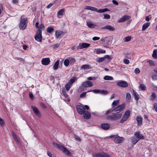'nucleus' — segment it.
I'll list each match as a JSON object with an SVG mask.
<instances>
[{
    "label": "nucleus",
    "instance_id": "obj_1",
    "mask_svg": "<svg viewBox=\"0 0 157 157\" xmlns=\"http://www.w3.org/2000/svg\"><path fill=\"white\" fill-rule=\"evenodd\" d=\"M28 23V19L27 18H21L19 25V29L23 30L26 29Z\"/></svg>",
    "mask_w": 157,
    "mask_h": 157
},
{
    "label": "nucleus",
    "instance_id": "obj_2",
    "mask_svg": "<svg viewBox=\"0 0 157 157\" xmlns=\"http://www.w3.org/2000/svg\"><path fill=\"white\" fill-rule=\"evenodd\" d=\"M110 137L117 144L121 143L123 142L124 140V138L120 137L117 135L111 136Z\"/></svg>",
    "mask_w": 157,
    "mask_h": 157
},
{
    "label": "nucleus",
    "instance_id": "obj_3",
    "mask_svg": "<svg viewBox=\"0 0 157 157\" xmlns=\"http://www.w3.org/2000/svg\"><path fill=\"white\" fill-rule=\"evenodd\" d=\"M121 117V114H115L108 116L106 119L110 121H115L120 118Z\"/></svg>",
    "mask_w": 157,
    "mask_h": 157
},
{
    "label": "nucleus",
    "instance_id": "obj_4",
    "mask_svg": "<svg viewBox=\"0 0 157 157\" xmlns=\"http://www.w3.org/2000/svg\"><path fill=\"white\" fill-rule=\"evenodd\" d=\"M125 107V104L124 103L119 105L117 108L114 109L112 111V112H116L118 113L122 111L124 108Z\"/></svg>",
    "mask_w": 157,
    "mask_h": 157
},
{
    "label": "nucleus",
    "instance_id": "obj_5",
    "mask_svg": "<svg viewBox=\"0 0 157 157\" xmlns=\"http://www.w3.org/2000/svg\"><path fill=\"white\" fill-rule=\"evenodd\" d=\"M35 40L38 42H41L42 40V31L39 30L37 31L36 34L35 36Z\"/></svg>",
    "mask_w": 157,
    "mask_h": 157
},
{
    "label": "nucleus",
    "instance_id": "obj_6",
    "mask_svg": "<svg viewBox=\"0 0 157 157\" xmlns=\"http://www.w3.org/2000/svg\"><path fill=\"white\" fill-rule=\"evenodd\" d=\"M90 44L86 43H82L79 44L78 46L76 47L77 49H78L79 48L80 49L83 48H86L89 47L90 46Z\"/></svg>",
    "mask_w": 157,
    "mask_h": 157
},
{
    "label": "nucleus",
    "instance_id": "obj_7",
    "mask_svg": "<svg viewBox=\"0 0 157 157\" xmlns=\"http://www.w3.org/2000/svg\"><path fill=\"white\" fill-rule=\"evenodd\" d=\"M76 109L77 111L80 114H84L85 112V108L82 106L78 105L76 106Z\"/></svg>",
    "mask_w": 157,
    "mask_h": 157
},
{
    "label": "nucleus",
    "instance_id": "obj_8",
    "mask_svg": "<svg viewBox=\"0 0 157 157\" xmlns=\"http://www.w3.org/2000/svg\"><path fill=\"white\" fill-rule=\"evenodd\" d=\"M64 34V33L60 30H57L55 33V36L56 38L58 39L60 38L63 37Z\"/></svg>",
    "mask_w": 157,
    "mask_h": 157
},
{
    "label": "nucleus",
    "instance_id": "obj_9",
    "mask_svg": "<svg viewBox=\"0 0 157 157\" xmlns=\"http://www.w3.org/2000/svg\"><path fill=\"white\" fill-rule=\"evenodd\" d=\"M117 85L118 86L125 88L128 86V84L125 81H120L117 83Z\"/></svg>",
    "mask_w": 157,
    "mask_h": 157
},
{
    "label": "nucleus",
    "instance_id": "obj_10",
    "mask_svg": "<svg viewBox=\"0 0 157 157\" xmlns=\"http://www.w3.org/2000/svg\"><path fill=\"white\" fill-rule=\"evenodd\" d=\"M50 62V58H43L41 60V63L44 65H48Z\"/></svg>",
    "mask_w": 157,
    "mask_h": 157
},
{
    "label": "nucleus",
    "instance_id": "obj_11",
    "mask_svg": "<svg viewBox=\"0 0 157 157\" xmlns=\"http://www.w3.org/2000/svg\"><path fill=\"white\" fill-rule=\"evenodd\" d=\"M130 16L127 15H124L121 18L118 20L117 22L118 23L124 22L125 21L128 20L130 18Z\"/></svg>",
    "mask_w": 157,
    "mask_h": 157
},
{
    "label": "nucleus",
    "instance_id": "obj_12",
    "mask_svg": "<svg viewBox=\"0 0 157 157\" xmlns=\"http://www.w3.org/2000/svg\"><path fill=\"white\" fill-rule=\"evenodd\" d=\"M95 156L96 157H110L108 154L104 152L96 153L95 154Z\"/></svg>",
    "mask_w": 157,
    "mask_h": 157
},
{
    "label": "nucleus",
    "instance_id": "obj_13",
    "mask_svg": "<svg viewBox=\"0 0 157 157\" xmlns=\"http://www.w3.org/2000/svg\"><path fill=\"white\" fill-rule=\"evenodd\" d=\"M102 29H107L110 31H113L115 30V28L113 26L107 25L101 28Z\"/></svg>",
    "mask_w": 157,
    "mask_h": 157
},
{
    "label": "nucleus",
    "instance_id": "obj_14",
    "mask_svg": "<svg viewBox=\"0 0 157 157\" xmlns=\"http://www.w3.org/2000/svg\"><path fill=\"white\" fill-rule=\"evenodd\" d=\"M61 150L65 154L68 156H70L71 155V152L63 146L61 147Z\"/></svg>",
    "mask_w": 157,
    "mask_h": 157
},
{
    "label": "nucleus",
    "instance_id": "obj_15",
    "mask_svg": "<svg viewBox=\"0 0 157 157\" xmlns=\"http://www.w3.org/2000/svg\"><path fill=\"white\" fill-rule=\"evenodd\" d=\"M101 128L104 130L108 129L110 127V124L109 123H103L101 125Z\"/></svg>",
    "mask_w": 157,
    "mask_h": 157
},
{
    "label": "nucleus",
    "instance_id": "obj_16",
    "mask_svg": "<svg viewBox=\"0 0 157 157\" xmlns=\"http://www.w3.org/2000/svg\"><path fill=\"white\" fill-rule=\"evenodd\" d=\"M135 136L137 138L139 141L140 139L144 140V136L140 134L139 132L135 133Z\"/></svg>",
    "mask_w": 157,
    "mask_h": 157
},
{
    "label": "nucleus",
    "instance_id": "obj_17",
    "mask_svg": "<svg viewBox=\"0 0 157 157\" xmlns=\"http://www.w3.org/2000/svg\"><path fill=\"white\" fill-rule=\"evenodd\" d=\"M32 108L33 109L34 113L36 116L38 117L40 116V113L36 107L34 106H32Z\"/></svg>",
    "mask_w": 157,
    "mask_h": 157
},
{
    "label": "nucleus",
    "instance_id": "obj_18",
    "mask_svg": "<svg viewBox=\"0 0 157 157\" xmlns=\"http://www.w3.org/2000/svg\"><path fill=\"white\" fill-rule=\"evenodd\" d=\"M87 26L90 28H95L96 26V25L94 24L93 22L91 21H89L87 22Z\"/></svg>",
    "mask_w": 157,
    "mask_h": 157
},
{
    "label": "nucleus",
    "instance_id": "obj_19",
    "mask_svg": "<svg viewBox=\"0 0 157 157\" xmlns=\"http://www.w3.org/2000/svg\"><path fill=\"white\" fill-rule=\"evenodd\" d=\"M150 25V23L148 22H146L142 26V31H144L146 29H147L149 26Z\"/></svg>",
    "mask_w": 157,
    "mask_h": 157
},
{
    "label": "nucleus",
    "instance_id": "obj_20",
    "mask_svg": "<svg viewBox=\"0 0 157 157\" xmlns=\"http://www.w3.org/2000/svg\"><path fill=\"white\" fill-rule=\"evenodd\" d=\"M84 117L86 119H88L90 118L91 114L88 111L85 112L84 114Z\"/></svg>",
    "mask_w": 157,
    "mask_h": 157
},
{
    "label": "nucleus",
    "instance_id": "obj_21",
    "mask_svg": "<svg viewBox=\"0 0 157 157\" xmlns=\"http://www.w3.org/2000/svg\"><path fill=\"white\" fill-rule=\"evenodd\" d=\"M95 51L96 52V53L99 54L101 53H105V50L99 48L95 49Z\"/></svg>",
    "mask_w": 157,
    "mask_h": 157
},
{
    "label": "nucleus",
    "instance_id": "obj_22",
    "mask_svg": "<svg viewBox=\"0 0 157 157\" xmlns=\"http://www.w3.org/2000/svg\"><path fill=\"white\" fill-rule=\"evenodd\" d=\"M142 117H137L136 118V121L139 125H141L142 124Z\"/></svg>",
    "mask_w": 157,
    "mask_h": 157
},
{
    "label": "nucleus",
    "instance_id": "obj_23",
    "mask_svg": "<svg viewBox=\"0 0 157 157\" xmlns=\"http://www.w3.org/2000/svg\"><path fill=\"white\" fill-rule=\"evenodd\" d=\"M64 13V9H61L59 10L57 12V17L59 18H60L59 16L63 15Z\"/></svg>",
    "mask_w": 157,
    "mask_h": 157
},
{
    "label": "nucleus",
    "instance_id": "obj_24",
    "mask_svg": "<svg viewBox=\"0 0 157 157\" xmlns=\"http://www.w3.org/2000/svg\"><path fill=\"white\" fill-rule=\"evenodd\" d=\"M11 134H12V136H13V137L14 140L17 143L19 142V140H18V139L17 137V135L15 134V132H14L12 131L11 132Z\"/></svg>",
    "mask_w": 157,
    "mask_h": 157
},
{
    "label": "nucleus",
    "instance_id": "obj_25",
    "mask_svg": "<svg viewBox=\"0 0 157 157\" xmlns=\"http://www.w3.org/2000/svg\"><path fill=\"white\" fill-rule=\"evenodd\" d=\"M81 68L83 70H87L91 68L90 65L88 64L83 65L81 67Z\"/></svg>",
    "mask_w": 157,
    "mask_h": 157
},
{
    "label": "nucleus",
    "instance_id": "obj_26",
    "mask_svg": "<svg viewBox=\"0 0 157 157\" xmlns=\"http://www.w3.org/2000/svg\"><path fill=\"white\" fill-rule=\"evenodd\" d=\"M59 60H58L55 63L53 66V68L54 70H57L58 67Z\"/></svg>",
    "mask_w": 157,
    "mask_h": 157
},
{
    "label": "nucleus",
    "instance_id": "obj_27",
    "mask_svg": "<svg viewBox=\"0 0 157 157\" xmlns=\"http://www.w3.org/2000/svg\"><path fill=\"white\" fill-rule=\"evenodd\" d=\"M138 88L141 90H146V87L144 84H140Z\"/></svg>",
    "mask_w": 157,
    "mask_h": 157
},
{
    "label": "nucleus",
    "instance_id": "obj_28",
    "mask_svg": "<svg viewBox=\"0 0 157 157\" xmlns=\"http://www.w3.org/2000/svg\"><path fill=\"white\" fill-rule=\"evenodd\" d=\"M156 98V95L155 93L154 92H152L151 95V96L150 100L153 101Z\"/></svg>",
    "mask_w": 157,
    "mask_h": 157
},
{
    "label": "nucleus",
    "instance_id": "obj_29",
    "mask_svg": "<svg viewBox=\"0 0 157 157\" xmlns=\"http://www.w3.org/2000/svg\"><path fill=\"white\" fill-rule=\"evenodd\" d=\"M133 95L135 97V100L137 101L139 98V94L137 93L134 90L133 91Z\"/></svg>",
    "mask_w": 157,
    "mask_h": 157
},
{
    "label": "nucleus",
    "instance_id": "obj_30",
    "mask_svg": "<svg viewBox=\"0 0 157 157\" xmlns=\"http://www.w3.org/2000/svg\"><path fill=\"white\" fill-rule=\"evenodd\" d=\"M109 11V10L107 8L101 9L99 10H98V9H97V12H98L99 13H103L104 12Z\"/></svg>",
    "mask_w": 157,
    "mask_h": 157
},
{
    "label": "nucleus",
    "instance_id": "obj_31",
    "mask_svg": "<svg viewBox=\"0 0 157 157\" xmlns=\"http://www.w3.org/2000/svg\"><path fill=\"white\" fill-rule=\"evenodd\" d=\"M54 30V28L52 27H48L46 29L47 32L49 33H51Z\"/></svg>",
    "mask_w": 157,
    "mask_h": 157
},
{
    "label": "nucleus",
    "instance_id": "obj_32",
    "mask_svg": "<svg viewBox=\"0 0 157 157\" xmlns=\"http://www.w3.org/2000/svg\"><path fill=\"white\" fill-rule=\"evenodd\" d=\"M138 141V139L135 136L133 137L132 139V142L134 144H136Z\"/></svg>",
    "mask_w": 157,
    "mask_h": 157
},
{
    "label": "nucleus",
    "instance_id": "obj_33",
    "mask_svg": "<svg viewBox=\"0 0 157 157\" xmlns=\"http://www.w3.org/2000/svg\"><path fill=\"white\" fill-rule=\"evenodd\" d=\"M157 50L155 49L154 50L153 54L152 55V57L156 59L157 57Z\"/></svg>",
    "mask_w": 157,
    "mask_h": 157
},
{
    "label": "nucleus",
    "instance_id": "obj_34",
    "mask_svg": "<svg viewBox=\"0 0 157 157\" xmlns=\"http://www.w3.org/2000/svg\"><path fill=\"white\" fill-rule=\"evenodd\" d=\"M104 79L105 80H113V78L111 76L106 75L104 77Z\"/></svg>",
    "mask_w": 157,
    "mask_h": 157
},
{
    "label": "nucleus",
    "instance_id": "obj_35",
    "mask_svg": "<svg viewBox=\"0 0 157 157\" xmlns=\"http://www.w3.org/2000/svg\"><path fill=\"white\" fill-rule=\"evenodd\" d=\"M53 145L57 148H59L61 150V147H63V146L59 145L58 144L56 143L55 142L53 143Z\"/></svg>",
    "mask_w": 157,
    "mask_h": 157
},
{
    "label": "nucleus",
    "instance_id": "obj_36",
    "mask_svg": "<svg viewBox=\"0 0 157 157\" xmlns=\"http://www.w3.org/2000/svg\"><path fill=\"white\" fill-rule=\"evenodd\" d=\"M119 102V100H116L113 101L112 103V107L114 108L115 106H116Z\"/></svg>",
    "mask_w": 157,
    "mask_h": 157
},
{
    "label": "nucleus",
    "instance_id": "obj_37",
    "mask_svg": "<svg viewBox=\"0 0 157 157\" xmlns=\"http://www.w3.org/2000/svg\"><path fill=\"white\" fill-rule=\"evenodd\" d=\"M71 85L70 83H67L65 85V88L66 89V90L67 91H68L69 90L70 88H71Z\"/></svg>",
    "mask_w": 157,
    "mask_h": 157
},
{
    "label": "nucleus",
    "instance_id": "obj_38",
    "mask_svg": "<svg viewBox=\"0 0 157 157\" xmlns=\"http://www.w3.org/2000/svg\"><path fill=\"white\" fill-rule=\"evenodd\" d=\"M77 80V78L75 77H73L72 78L70 79L69 80V83L71 84L74 83Z\"/></svg>",
    "mask_w": 157,
    "mask_h": 157
},
{
    "label": "nucleus",
    "instance_id": "obj_39",
    "mask_svg": "<svg viewBox=\"0 0 157 157\" xmlns=\"http://www.w3.org/2000/svg\"><path fill=\"white\" fill-rule=\"evenodd\" d=\"M130 111L128 110L125 112L124 115L128 118L130 116Z\"/></svg>",
    "mask_w": 157,
    "mask_h": 157
},
{
    "label": "nucleus",
    "instance_id": "obj_40",
    "mask_svg": "<svg viewBox=\"0 0 157 157\" xmlns=\"http://www.w3.org/2000/svg\"><path fill=\"white\" fill-rule=\"evenodd\" d=\"M70 60L68 59H66L64 61V64L66 66H67L69 63Z\"/></svg>",
    "mask_w": 157,
    "mask_h": 157
},
{
    "label": "nucleus",
    "instance_id": "obj_41",
    "mask_svg": "<svg viewBox=\"0 0 157 157\" xmlns=\"http://www.w3.org/2000/svg\"><path fill=\"white\" fill-rule=\"evenodd\" d=\"M100 94H101L102 95H106L108 94V91L106 90H101V91L100 92Z\"/></svg>",
    "mask_w": 157,
    "mask_h": 157
},
{
    "label": "nucleus",
    "instance_id": "obj_42",
    "mask_svg": "<svg viewBox=\"0 0 157 157\" xmlns=\"http://www.w3.org/2000/svg\"><path fill=\"white\" fill-rule=\"evenodd\" d=\"M131 36H127L125 38V40L124 41L125 42L129 41L131 40Z\"/></svg>",
    "mask_w": 157,
    "mask_h": 157
},
{
    "label": "nucleus",
    "instance_id": "obj_43",
    "mask_svg": "<svg viewBox=\"0 0 157 157\" xmlns=\"http://www.w3.org/2000/svg\"><path fill=\"white\" fill-rule=\"evenodd\" d=\"M128 118L124 115L121 120L120 122L121 123H123L124 121H126Z\"/></svg>",
    "mask_w": 157,
    "mask_h": 157
},
{
    "label": "nucleus",
    "instance_id": "obj_44",
    "mask_svg": "<svg viewBox=\"0 0 157 157\" xmlns=\"http://www.w3.org/2000/svg\"><path fill=\"white\" fill-rule=\"evenodd\" d=\"M105 60L107 59L108 60L110 61L111 59V58L109 55H106L104 57Z\"/></svg>",
    "mask_w": 157,
    "mask_h": 157
},
{
    "label": "nucleus",
    "instance_id": "obj_45",
    "mask_svg": "<svg viewBox=\"0 0 157 157\" xmlns=\"http://www.w3.org/2000/svg\"><path fill=\"white\" fill-rule=\"evenodd\" d=\"M104 18L105 19H109L110 18V16L107 14H104Z\"/></svg>",
    "mask_w": 157,
    "mask_h": 157
},
{
    "label": "nucleus",
    "instance_id": "obj_46",
    "mask_svg": "<svg viewBox=\"0 0 157 157\" xmlns=\"http://www.w3.org/2000/svg\"><path fill=\"white\" fill-rule=\"evenodd\" d=\"M82 86H84L86 88L87 87H88L86 81H85L82 82Z\"/></svg>",
    "mask_w": 157,
    "mask_h": 157
},
{
    "label": "nucleus",
    "instance_id": "obj_47",
    "mask_svg": "<svg viewBox=\"0 0 157 157\" xmlns=\"http://www.w3.org/2000/svg\"><path fill=\"white\" fill-rule=\"evenodd\" d=\"M44 28V26L43 24H40L39 26L38 30L37 31H39V30H40L41 31V29H43Z\"/></svg>",
    "mask_w": 157,
    "mask_h": 157
},
{
    "label": "nucleus",
    "instance_id": "obj_48",
    "mask_svg": "<svg viewBox=\"0 0 157 157\" xmlns=\"http://www.w3.org/2000/svg\"><path fill=\"white\" fill-rule=\"evenodd\" d=\"M5 123L3 120L0 117V125L3 126L4 125Z\"/></svg>",
    "mask_w": 157,
    "mask_h": 157
},
{
    "label": "nucleus",
    "instance_id": "obj_49",
    "mask_svg": "<svg viewBox=\"0 0 157 157\" xmlns=\"http://www.w3.org/2000/svg\"><path fill=\"white\" fill-rule=\"evenodd\" d=\"M88 87H91L93 86V83L90 81H86Z\"/></svg>",
    "mask_w": 157,
    "mask_h": 157
},
{
    "label": "nucleus",
    "instance_id": "obj_50",
    "mask_svg": "<svg viewBox=\"0 0 157 157\" xmlns=\"http://www.w3.org/2000/svg\"><path fill=\"white\" fill-rule=\"evenodd\" d=\"M126 99L128 100H129L131 99V96L130 94L129 93H127L126 96Z\"/></svg>",
    "mask_w": 157,
    "mask_h": 157
},
{
    "label": "nucleus",
    "instance_id": "obj_51",
    "mask_svg": "<svg viewBox=\"0 0 157 157\" xmlns=\"http://www.w3.org/2000/svg\"><path fill=\"white\" fill-rule=\"evenodd\" d=\"M147 62L151 65H154V63L152 60L149 59L147 60Z\"/></svg>",
    "mask_w": 157,
    "mask_h": 157
},
{
    "label": "nucleus",
    "instance_id": "obj_52",
    "mask_svg": "<svg viewBox=\"0 0 157 157\" xmlns=\"http://www.w3.org/2000/svg\"><path fill=\"white\" fill-rule=\"evenodd\" d=\"M100 90L95 89L92 90V92L96 94L100 93Z\"/></svg>",
    "mask_w": 157,
    "mask_h": 157
},
{
    "label": "nucleus",
    "instance_id": "obj_53",
    "mask_svg": "<svg viewBox=\"0 0 157 157\" xmlns=\"http://www.w3.org/2000/svg\"><path fill=\"white\" fill-rule=\"evenodd\" d=\"M105 60L104 57H100L98 58V61L99 62H101Z\"/></svg>",
    "mask_w": 157,
    "mask_h": 157
},
{
    "label": "nucleus",
    "instance_id": "obj_54",
    "mask_svg": "<svg viewBox=\"0 0 157 157\" xmlns=\"http://www.w3.org/2000/svg\"><path fill=\"white\" fill-rule=\"evenodd\" d=\"M140 70L138 68H136L134 70V72L136 74H138L140 73Z\"/></svg>",
    "mask_w": 157,
    "mask_h": 157
},
{
    "label": "nucleus",
    "instance_id": "obj_55",
    "mask_svg": "<svg viewBox=\"0 0 157 157\" xmlns=\"http://www.w3.org/2000/svg\"><path fill=\"white\" fill-rule=\"evenodd\" d=\"M124 63L125 64H128L129 63V62L128 59H125L124 60Z\"/></svg>",
    "mask_w": 157,
    "mask_h": 157
},
{
    "label": "nucleus",
    "instance_id": "obj_56",
    "mask_svg": "<svg viewBox=\"0 0 157 157\" xmlns=\"http://www.w3.org/2000/svg\"><path fill=\"white\" fill-rule=\"evenodd\" d=\"M86 93H87L86 92H83L80 94V98H83V97H84L85 96Z\"/></svg>",
    "mask_w": 157,
    "mask_h": 157
},
{
    "label": "nucleus",
    "instance_id": "obj_57",
    "mask_svg": "<svg viewBox=\"0 0 157 157\" xmlns=\"http://www.w3.org/2000/svg\"><path fill=\"white\" fill-rule=\"evenodd\" d=\"M60 46V44H54L53 46V48L54 49H56V48H58Z\"/></svg>",
    "mask_w": 157,
    "mask_h": 157
},
{
    "label": "nucleus",
    "instance_id": "obj_58",
    "mask_svg": "<svg viewBox=\"0 0 157 157\" xmlns=\"http://www.w3.org/2000/svg\"><path fill=\"white\" fill-rule=\"evenodd\" d=\"M74 137H75V139L76 140H78L79 141H81V140L80 139V138L78 136H77L76 135H74Z\"/></svg>",
    "mask_w": 157,
    "mask_h": 157
},
{
    "label": "nucleus",
    "instance_id": "obj_59",
    "mask_svg": "<svg viewBox=\"0 0 157 157\" xmlns=\"http://www.w3.org/2000/svg\"><path fill=\"white\" fill-rule=\"evenodd\" d=\"M100 39L99 37L95 36L92 38V40L94 41L98 40Z\"/></svg>",
    "mask_w": 157,
    "mask_h": 157
},
{
    "label": "nucleus",
    "instance_id": "obj_60",
    "mask_svg": "<svg viewBox=\"0 0 157 157\" xmlns=\"http://www.w3.org/2000/svg\"><path fill=\"white\" fill-rule=\"evenodd\" d=\"M90 9V10L92 11H93L96 12L97 11V9L91 6Z\"/></svg>",
    "mask_w": 157,
    "mask_h": 157
},
{
    "label": "nucleus",
    "instance_id": "obj_61",
    "mask_svg": "<svg viewBox=\"0 0 157 157\" xmlns=\"http://www.w3.org/2000/svg\"><path fill=\"white\" fill-rule=\"evenodd\" d=\"M29 98L31 99H33V94L31 92H30L29 94Z\"/></svg>",
    "mask_w": 157,
    "mask_h": 157
},
{
    "label": "nucleus",
    "instance_id": "obj_62",
    "mask_svg": "<svg viewBox=\"0 0 157 157\" xmlns=\"http://www.w3.org/2000/svg\"><path fill=\"white\" fill-rule=\"evenodd\" d=\"M152 79L153 80H157V75H153L152 76Z\"/></svg>",
    "mask_w": 157,
    "mask_h": 157
},
{
    "label": "nucleus",
    "instance_id": "obj_63",
    "mask_svg": "<svg viewBox=\"0 0 157 157\" xmlns=\"http://www.w3.org/2000/svg\"><path fill=\"white\" fill-rule=\"evenodd\" d=\"M69 59L70 60V61L72 62H74L75 61V59L74 58H69Z\"/></svg>",
    "mask_w": 157,
    "mask_h": 157
},
{
    "label": "nucleus",
    "instance_id": "obj_64",
    "mask_svg": "<svg viewBox=\"0 0 157 157\" xmlns=\"http://www.w3.org/2000/svg\"><path fill=\"white\" fill-rule=\"evenodd\" d=\"M18 0H13L12 1V2L13 4H17L18 2Z\"/></svg>",
    "mask_w": 157,
    "mask_h": 157
}]
</instances>
